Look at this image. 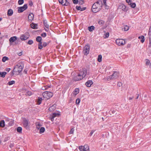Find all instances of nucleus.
Here are the masks:
<instances>
[{
	"label": "nucleus",
	"mask_w": 151,
	"mask_h": 151,
	"mask_svg": "<svg viewBox=\"0 0 151 151\" xmlns=\"http://www.w3.org/2000/svg\"><path fill=\"white\" fill-rule=\"evenodd\" d=\"M79 92V90L78 88H76L75 89V90L73 91V93L75 96L78 94Z\"/></svg>",
	"instance_id": "26"
},
{
	"label": "nucleus",
	"mask_w": 151,
	"mask_h": 151,
	"mask_svg": "<svg viewBox=\"0 0 151 151\" xmlns=\"http://www.w3.org/2000/svg\"><path fill=\"white\" fill-rule=\"evenodd\" d=\"M98 7V5L96 4H95V3L93 5L92 9H93L94 8H95L96 7Z\"/></svg>",
	"instance_id": "46"
},
{
	"label": "nucleus",
	"mask_w": 151,
	"mask_h": 151,
	"mask_svg": "<svg viewBox=\"0 0 151 151\" xmlns=\"http://www.w3.org/2000/svg\"><path fill=\"white\" fill-rule=\"evenodd\" d=\"M111 115L114 116L117 114L116 111V109H112L109 112Z\"/></svg>",
	"instance_id": "14"
},
{
	"label": "nucleus",
	"mask_w": 151,
	"mask_h": 151,
	"mask_svg": "<svg viewBox=\"0 0 151 151\" xmlns=\"http://www.w3.org/2000/svg\"><path fill=\"white\" fill-rule=\"evenodd\" d=\"M76 8L78 10H80L81 11L85 10L86 9V7L81 8V6H76Z\"/></svg>",
	"instance_id": "18"
},
{
	"label": "nucleus",
	"mask_w": 151,
	"mask_h": 151,
	"mask_svg": "<svg viewBox=\"0 0 151 151\" xmlns=\"http://www.w3.org/2000/svg\"><path fill=\"white\" fill-rule=\"evenodd\" d=\"M9 58L6 56L4 57L2 59V61L3 62H5L6 60H8Z\"/></svg>",
	"instance_id": "33"
},
{
	"label": "nucleus",
	"mask_w": 151,
	"mask_h": 151,
	"mask_svg": "<svg viewBox=\"0 0 151 151\" xmlns=\"http://www.w3.org/2000/svg\"><path fill=\"white\" fill-rule=\"evenodd\" d=\"M5 70L6 71L9 72L10 70V68H6Z\"/></svg>",
	"instance_id": "62"
},
{
	"label": "nucleus",
	"mask_w": 151,
	"mask_h": 151,
	"mask_svg": "<svg viewBox=\"0 0 151 151\" xmlns=\"http://www.w3.org/2000/svg\"><path fill=\"white\" fill-rule=\"evenodd\" d=\"M95 4H96L97 5H98V4H99V5H100L101 4V7H102V6L103 4H102V2L101 1H97V2H96Z\"/></svg>",
	"instance_id": "42"
},
{
	"label": "nucleus",
	"mask_w": 151,
	"mask_h": 151,
	"mask_svg": "<svg viewBox=\"0 0 151 151\" xmlns=\"http://www.w3.org/2000/svg\"><path fill=\"white\" fill-rule=\"evenodd\" d=\"M22 130V128L21 127H18L17 130V131L19 133H21Z\"/></svg>",
	"instance_id": "35"
},
{
	"label": "nucleus",
	"mask_w": 151,
	"mask_h": 151,
	"mask_svg": "<svg viewBox=\"0 0 151 151\" xmlns=\"http://www.w3.org/2000/svg\"><path fill=\"white\" fill-rule=\"evenodd\" d=\"M146 65H148L150 63V61L148 59L146 60Z\"/></svg>",
	"instance_id": "50"
},
{
	"label": "nucleus",
	"mask_w": 151,
	"mask_h": 151,
	"mask_svg": "<svg viewBox=\"0 0 151 151\" xmlns=\"http://www.w3.org/2000/svg\"><path fill=\"white\" fill-rule=\"evenodd\" d=\"M34 19V14L32 13H30L29 14L28 16V19L29 21H32Z\"/></svg>",
	"instance_id": "16"
},
{
	"label": "nucleus",
	"mask_w": 151,
	"mask_h": 151,
	"mask_svg": "<svg viewBox=\"0 0 151 151\" xmlns=\"http://www.w3.org/2000/svg\"><path fill=\"white\" fill-rule=\"evenodd\" d=\"M112 78L111 75L109 76L107 78V80L108 81H109L111 80H113Z\"/></svg>",
	"instance_id": "41"
},
{
	"label": "nucleus",
	"mask_w": 151,
	"mask_h": 151,
	"mask_svg": "<svg viewBox=\"0 0 151 151\" xmlns=\"http://www.w3.org/2000/svg\"><path fill=\"white\" fill-rule=\"evenodd\" d=\"M60 3L64 6H68L70 5L69 3L67 0H58Z\"/></svg>",
	"instance_id": "11"
},
{
	"label": "nucleus",
	"mask_w": 151,
	"mask_h": 151,
	"mask_svg": "<svg viewBox=\"0 0 151 151\" xmlns=\"http://www.w3.org/2000/svg\"><path fill=\"white\" fill-rule=\"evenodd\" d=\"M37 24L34 23H32L31 24V27L33 29H37Z\"/></svg>",
	"instance_id": "20"
},
{
	"label": "nucleus",
	"mask_w": 151,
	"mask_h": 151,
	"mask_svg": "<svg viewBox=\"0 0 151 151\" xmlns=\"http://www.w3.org/2000/svg\"><path fill=\"white\" fill-rule=\"evenodd\" d=\"M106 0H103L104 4H106Z\"/></svg>",
	"instance_id": "64"
},
{
	"label": "nucleus",
	"mask_w": 151,
	"mask_h": 151,
	"mask_svg": "<svg viewBox=\"0 0 151 151\" xmlns=\"http://www.w3.org/2000/svg\"><path fill=\"white\" fill-rule=\"evenodd\" d=\"M27 8V4H24L23 6L18 7V12L19 13H22Z\"/></svg>",
	"instance_id": "8"
},
{
	"label": "nucleus",
	"mask_w": 151,
	"mask_h": 151,
	"mask_svg": "<svg viewBox=\"0 0 151 151\" xmlns=\"http://www.w3.org/2000/svg\"><path fill=\"white\" fill-rule=\"evenodd\" d=\"M119 73L118 72L116 71H114L113 74L111 75L113 80L119 77Z\"/></svg>",
	"instance_id": "10"
},
{
	"label": "nucleus",
	"mask_w": 151,
	"mask_h": 151,
	"mask_svg": "<svg viewBox=\"0 0 151 151\" xmlns=\"http://www.w3.org/2000/svg\"><path fill=\"white\" fill-rule=\"evenodd\" d=\"M126 8V6L124 4H120L119 6L118 9H122L123 11H125Z\"/></svg>",
	"instance_id": "13"
},
{
	"label": "nucleus",
	"mask_w": 151,
	"mask_h": 151,
	"mask_svg": "<svg viewBox=\"0 0 151 151\" xmlns=\"http://www.w3.org/2000/svg\"><path fill=\"white\" fill-rule=\"evenodd\" d=\"M136 96H137V97L136 98V99H138V98L139 97V94H136Z\"/></svg>",
	"instance_id": "63"
},
{
	"label": "nucleus",
	"mask_w": 151,
	"mask_h": 151,
	"mask_svg": "<svg viewBox=\"0 0 151 151\" xmlns=\"http://www.w3.org/2000/svg\"><path fill=\"white\" fill-rule=\"evenodd\" d=\"M46 34L45 32L41 34V36L43 37H45L46 36Z\"/></svg>",
	"instance_id": "51"
},
{
	"label": "nucleus",
	"mask_w": 151,
	"mask_h": 151,
	"mask_svg": "<svg viewBox=\"0 0 151 151\" xmlns=\"http://www.w3.org/2000/svg\"><path fill=\"white\" fill-rule=\"evenodd\" d=\"M56 109L55 105H53L52 106L50 107L49 108V110L50 111H54Z\"/></svg>",
	"instance_id": "19"
},
{
	"label": "nucleus",
	"mask_w": 151,
	"mask_h": 151,
	"mask_svg": "<svg viewBox=\"0 0 151 151\" xmlns=\"http://www.w3.org/2000/svg\"><path fill=\"white\" fill-rule=\"evenodd\" d=\"M100 25H102L104 24V22L102 20H99L98 22Z\"/></svg>",
	"instance_id": "39"
},
{
	"label": "nucleus",
	"mask_w": 151,
	"mask_h": 151,
	"mask_svg": "<svg viewBox=\"0 0 151 151\" xmlns=\"http://www.w3.org/2000/svg\"><path fill=\"white\" fill-rule=\"evenodd\" d=\"M14 123V122L12 120L11 121L9 122L8 124L9 126H11Z\"/></svg>",
	"instance_id": "44"
},
{
	"label": "nucleus",
	"mask_w": 151,
	"mask_h": 151,
	"mask_svg": "<svg viewBox=\"0 0 151 151\" xmlns=\"http://www.w3.org/2000/svg\"><path fill=\"white\" fill-rule=\"evenodd\" d=\"M80 101V100L79 99H77L76 101V104H78Z\"/></svg>",
	"instance_id": "47"
},
{
	"label": "nucleus",
	"mask_w": 151,
	"mask_h": 151,
	"mask_svg": "<svg viewBox=\"0 0 151 151\" xmlns=\"http://www.w3.org/2000/svg\"><path fill=\"white\" fill-rule=\"evenodd\" d=\"M126 2L128 3L129 4V3H131V0H126Z\"/></svg>",
	"instance_id": "60"
},
{
	"label": "nucleus",
	"mask_w": 151,
	"mask_h": 151,
	"mask_svg": "<svg viewBox=\"0 0 151 151\" xmlns=\"http://www.w3.org/2000/svg\"><path fill=\"white\" fill-rule=\"evenodd\" d=\"M15 83V82L14 81H12L9 82L8 84L9 85H11L14 84Z\"/></svg>",
	"instance_id": "40"
},
{
	"label": "nucleus",
	"mask_w": 151,
	"mask_h": 151,
	"mask_svg": "<svg viewBox=\"0 0 151 151\" xmlns=\"http://www.w3.org/2000/svg\"><path fill=\"white\" fill-rule=\"evenodd\" d=\"M105 38H108L109 36V32H106L105 34Z\"/></svg>",
	"instance_id": "53"
},
{
	"label": "nucleus",
	"mask_w": 151,
	"mask_h": 151,
	"mask_svg": "<svg viewBox=\"0 0 151 151\" xmlns=\"http://www.w3.org/2000/svg\"><path fill=\"white\" fill-rule=\"evenodd\" d=\"M38 49L41 50L42 49L43 47V45H42V42H40V43H38Z\"/></svg>",
	"instance_id": "36"
},
{
	"label": "nucleus",
	"mask_w": 151,
	"mask_h": 151,
	"mask_svg": "<svg viewBox=\"0 0 151 151\" xmlns=\"http://www.w3.org/2000/svg\"><path fill=\"white\" fill-rule=\"evenodd\" d=\"M42 40V37L40 36H38L36 38V40L37 42H39V43L42 42L41 40Z\"/></svg>",
	"instance_id": "24"
},
{
	"label": "nucleus",
	"mask_w": 151,
	"mask_h": 151,
	"mask_svg": "<svg viewBox=\"0 0 151 151\" xmlns=\"http://www.w3.org/2000/svg\"><path fill=\"white\" fill-rule=\"evenodd\" d=\"M60 115L58 113H53L51 115L50 117V119L52 121H53L54 118L56 116H58Z\"/></svg>",
	"instance_id": "15"
},
{
	"label": "nucleus",
	"mask_w": 151,
	"mask_h": 151,
	"mask_svg": "<svg viewBox=\"0 0 151 151\" xmlns=\"http://www.w3.org/2000/svg\"><path fill=\"white\" fill-rule=\"evenodd\" d=\"M148 35H149V38H151V26L149 29L148 33Z\"/></svg>",
	"instance_id": "45"
},
{
	"label": "nucleus",
	"mask_w": 151,
	"mask_h": 151,
	"mask_svg": "<svg viewBox=\"0 0 151 151\" xmlns=\"http://www.w3.org/2000/svg\"><path fill=\"white\" fill-rule=\"evenodd\" d=\"M79 149L80 151H90L89 147L87 145H85L83 146H80Z\"/></svg>",
	"instance_id": "5"
},
{
	"label": "nucleus",
	"mask_w": 151,
	"mask_h": 151,
	"mask_svg": "<svg viewBox=\"0 0 151 151\" xmlns=\"http://www.w3.org/2000/svg\"><path fill=\"white\" fill-rule=\"evenodd\" d=\"M42 45L44 47H46L47 45V44L45 42H44L43 43Z\"/></svg>",
	"instance_id": "59"
},
{
	"label": "nucleus",
	"mask_w": 151,
	"mask_h": 151,
	"mask_svg": "<svg viewBox=\"0 0 151 151\" xmlns=\"http://www.w3.org/2000/svg\"><path fill=\"white\" fill-rule=\"evenodd\" d=\"M95 29V27L94 26H92L90 27H89L88 29L89 31H92Z\"/></svg>",
	"instance_id": "30"
},
{
	"label": "nucleus",
	"mask_w": 151,
	"mask_h": 151,
	"mask_svg": "<svg viewBox=\"0 0 151 151\" xmlns=\"http://www.w3.org/2000/svg\"><path fill=\"white\" fill-rule=\"evenodd\" d=\"M0 126L4 127L5 126V122L4 120H1L0 122Z\"/></svg>",
	"instance_id": "27"
},
{
	"label": "nucleus",
	"mask_w": 151,
	"mask_h": 151,
	"mask_svg": "<svg viewBox=\"0 0 151 151\" xmlns=\"http://www.w3.org/2000/svg\"><path fill=\"white\" fill-rule=\"evenodd\" d=\"M45 131V128L44 127H42L40 129V133L42 134Z\"/></svg>",
	"instance_id": "32"
},
{
	"label": "nucleus",
	"mask_w": 151,
	"mask_h": 151,
	"mask_svg": "<svg viewBox=\"0 0 151 151\" xmlns=\"http://www.w3.org/2000/svg\"><path fill=\"white\" fill-rule=\"evenodd\" d=\"M74 129L73 128L71 129L70 131L69 132L70 134H73L74 131Z\"/></svg>",
	"instance_id": "54"
},
{
	"label": "nucleus",
	"mask_w": 151,
	"mask_h": 151,
	"mask_svg": "<svg viewBox=\"0 0 151 151\" xmlns=\"http://www.w3.org/2000/svg\"><path fill=\"white\" fill-rule=\"evenodd\" d=\"M104 5L105 6V8L106 9H109V6H108L106 4H104Z\"/></svg>",
	"instance_id": "56"
},
{
	"label": "nucleus",
	"mask_w": 151,
	"mask_h": 151,
	"mask_svg": "<svg viewBox=\"0 0 151 151\" xmlns=\"http://www.w3.org/2000/svg\"><path fill=\"white\" fill-rule=\"evenodd\" d=\"M139 39L140 40L141 42L143 43L145 41L144 37L143 36H139L138 37Z\"/></svg>",
	"instance_id": "28"
},
{
	"label": "nucleus",
	"mask_w": 151,
	"mask_h": 151,
	"mask_svg": "<svg viewBox=\"0 0 151 151\" xmlns=\"http://www.w3.org/2000/svg\"><path fill=\"white\" fill-rule=\"evenodd\" d=\"M17 39V37L16 36H13L11 37L9 39L10 45H11L12 43L16 41Z\"/></svg>",
	"instance_id": "12"
},
{
	"label": "nucleus",
	"mask_w": 151,
	"mask_h": 151,
	"mask_svg": "<svg viewBox=\"0 0 151 151\" xmlns=\"http://www.w3.org/2000/svg\"><path fill=\"white\" fill-rule=\"evenodd\" d=\"M29 5L30 6H32L33 5V3L32 1H29Z\"/></svg>",
	"instance_id": "58"
},
{
	"label": "nucleus",
	"mask_w": 151,
	"mask_h": 151,
	"mask_svg": "<svg viewBox=\"0 0 151 151\" xmlns=\"http://www.w3.org/2000/svg\"><path fill=\"white\" fill-rule=\"evenodd\" d=\"M129 29V27L128 26L126 25L124 27L122 28L123 30H124V31H127Z\"/></svg>",
	"instance_id": "34"
},
{
	"label": "nucleus",
	"mask_w": 151,
	"mask_h": 151,
	"mask_svg": "<svg viewBox=\"0 0 151 151\" xmlns=\"http://www.w3.org/2000/svg\"><path fill=\"white\" fill-rule=\"evenodd\" d=\"M23 126L26 129L29 128V121L27 119L25 118H24L23 119Z\"/></svg>",
	"instance_id": "6"
},
{
	"label": "nucleus",
	"mask_w": 151,
	"mask_h": 151,
	"mask_svg": "<svg viewBox=\"0 0 151 151\" xmlns=\"http://www.w3.org/2000/svg\"><path fill=\"white\" fill-rule=\"evenodd\" d=\"M36 128L37 129H39L40 128V127L42 126L41 124L39 122H37L36 123Z\"/></svg>",
	"instance_id": "23"
},
{
	"label": "nucleus",
	"mask_w": 151,
	"mask_h": 151,
	"mask_svg": "<svg viewBox=\"0 0 151 151\" xmlns=\"http://www.w3.org/2000/svg\"><path fill=\"white\" fill-rule=\"evenodd\" d=\"M102 57L101 55H99L98 56V61L99 62H101L102 60Z\"/></svg>",
	"instance_id": "37"
},
{
	"label": "nucleus",
	"mask_w": 151,
	"mask_h": 151,
	"mask_svg": "<svg viewBox=\"0 0 151 151\" xmlns=\"http://www.w3.org/2000/svg\"><path fill=\"white\" fill-rule=\"evenodd\" d=\"M90 46L89 44L86 45L83 48V53L85 55H87L89 53Z\"/></svg>",
	"instance_id": "4"
},
{
	"label": "nucleus",
	"mask_w": 151,
	"mask_h": 151,
	"mask_svg": "<svg viewBox=\"0 0 151 151\" xmlns=\"http://www.w3.org/2000/svg\"><path fill=\"white\" fill-rule=\"evenodd\" d=\"M101 9V8H98V7L93 9H92V11L94 13L97 12L99 11Z\"/></svg>",
	"instance_id": "22"
},
{
	"label": "nucleus",
	"mask_w": 151,
	"mask_h": 151,
	"mask_svg": "<svg viewBox=\"0 0 151 151\" xmlns=\"http://www.w3.org/2000/svg\"><path fill=\"white\" fill-rule=\"evenodd\" d=\"M6 72H1L0 73V75L1 77L4 78L5 77V75L6 74Z\"/></svg>",
	"instance_id": "29"
},
{
	"label": "nucleus",
	"mask_w": 151,
	"mask_h": 151,
	"mask_svg": "<svg viewBox=\"0 0 151 151\" xmlns=\"http://www.w3.org/2000/svg\"><path fill=\"white\" fill-rule=\"evenodd\" d=\"M94 132H95V130H91L90 133V136H91Z\"/></svg>",
	"instance_id": "57"
},
{
	"label": "nucleus",
	"mask_w": 151,
	"mask_h": 151,
	"mask_svg": "<svg viewBox=\"0 0 151 151\" xmlns=\"http://www.w3.org/2000/svg\"><path fill=\"white\" fill-rule=\"evenodd\" d=\"M24 64L22 63H19L17 64L13 69L16 75L19 74L22 71L24 68Z\"/></svg>",
	"instance_id": "1"
},
{
	"label": "nucleus",
	"mask_w": 151,
	"mask_h": 151,
	"mask_svg": "<svg viewBox=\"0 0 151 151\" xmlns=\"http://www.w3.org/2000/svg\"><path fill=\"white\" fill-rule=\"evenodd\" d=\"M24 3L23 0H19L18 1V4L19 5H21L23 4Z\"/></svg>",
	"instance_id": "48"
},
{
	"label": "nucleus",
	"mask_w": 151,
	"mask_h": 151,
	"mask_svg": "<svg viewBox=\"0 0 151 151\" xmlns=\"http://www.w3.org/2000/svg\"><path fill=\"white\" fill-rule=\"evenodd\" d=\"M73 3L74 4H76L78 3V0H72Z\"/></svg>",
	"instance_id": "52"
},
{
	"label": "nucleus",
	"mask_w": 151,
	"mask_h": 151,
	"mask_svg": "<svg viewBox=\"0 0 151 151\" xmlns=\"http://www.w3.org/2000/svg\"><path fill=\"white\" fill-rule=\"evenodd\" d=\"M29 35L28 33H26V35H22L20 37V39L22 40H25L29 38Z\"/></svg>",
	"instance_id": "9"
},
{
	"label": "nucleus",
	"mask_w": 151,
	"mask_h": 151,
	"mask_svg": "<svg viewBox=\"0 0 151 151\" xmlns=\"http://www.w3.org/2000/svg\"><path fill=\"white\" fill-rule=\"evenodd\" d=\"M93 83L92 81L91 80L88 81L86 83V86L88 87H90Z\"/></svg>",
	"instance_id": "17"
},
{
	"label": "nucleus",
	"mask_w": 151,
	"mask_h": 151,
	"mask_svg": "<svg viewBox=\"0 0 151 151\" xmlns=\"http://www.w3.org/2000/svg\"><path fill=\"white\" fill-rule=\"evenodd\" d=\"M14 143H11L10 144V145H9V147L11 148H12L14 147Z\"/></svg>",
	"instance_id": "55"
},
{
	"label": "nucleus",
	"mask_w": 151,
	"mask_h": 151,
	"mask_svg": "<svg viewBox=\"0 0 151 151\" xmlns=\"http://www.w3.org/2000/svg\"><path fill=\"white\" fill-rule=\"evenodd\" d=\"M86 73L87 70L86 69H83L80 72L77 76L74 77V80L78 81L81 80L86 76Z\"/></svg>",
	"instance_id": "2"
},
{
	"label": "nucleus",
	"mask_w": 151,
	"mask_h": 151,
	"mask_svg": "<svg viewBox=\"0 0 151 151\" xmlns=\"http://www.w3.org/2000/svg\"><path fill=\"white\" fill-rule=\"evenodd\" d=\"M13 11L12 9H9L7 12V15L9 16H12L13 14Z\"/></svg>",
	"instance_id": "21"
},
{
	"label": "nucleus",
	"mask_w": 151,
	"mask_h": 151,
	"mask_svg": "<svg viewBox=\"0 0 151 151\" xmlns=\"http://www.w3.org/2000/svg\"><path fill=\"white\" fill-rule=\"evenodd\" d=\"M33 43V41L32 40H30L28 41L27 43L29 45H31Z\"/></svg>",
	"instance_id": "43"
},
{
	"label": "nucleus",
	"mask_w": 151,
	"mask_h": 151,
	"mask_svg": "<svg viewBox=\"0 0 151 151\" xmlns=\"http://www.w3.org/2000/svg\"><path fill=\"white\" fill-rule=\"evenodd\" d=\"M78 2L79 3V4L81 5L84 3V1H83L82 0H80L79 1H78Z\"/></svg>",
	"instance_id": "49"
},
{
	"label": "nucleus",
	"mask_w": 151,
	"mask_h": 151,
	"mask_svg": "<svg viewBox=\"0 0 151 151\" xmlns=\"http://www.w3.org/2000/svg\"><path fill=\"white\" fill-rule=\"evenodd\" d=\"M129 4L130 5V6L132 8H134L136 6V5L134 3H131Z\"/></svg>",
	"instance_id": "31"
},
{
	"label": "nucleus",
	"mask_w": 151,
	"mask_h": 151,
	"mask_svg": "<svg viewBox=\"0 0 151 151\" xmlns=\"http://www.w3.org/2000/svg\"><path fill=\"white\" fill-rule=\"evenodd\" d=\"M42 95L44 98L48 99L52 96L53 93L51 92L45 91L43 93Z\"/></svg>",
	"instance_id": "3"
},
{
	"label": "nucleus",
	"mask_w": 151,
	"mask_h": 151,
	"mask_svg": "<svg viewBox=\"0 0 151 151\" xmlns=\"http://www.w3.org/2000/svg\"><path fill=\"white\" fill-rule=\"evenodd\" d=\"M43 23L47 29H49V25L47 24V22L46 20H44L43 21Z\"/></svg>",
	"instance_id": "25"
},
{
	"label": "nucleus",
	"mask_w": 151,
	"mask_h": 151,
	"mask_svg": "<svg viewBox=\"0 0 151 151\" xmlns=\"http://www.w3.org/2000/svg\"><path fill=\"white\" fill-rule=\"evenodd\" d=\"M42 100V98H39L37 100V103L38 104L40 105L41 103Z\"/></svg>",
	"instance_id": "38"
},
{
	"label": "nucleus",
	"mask_w": 151,
	"mask_h": 151,
	"mask_svg": "<svg viewBox=\"0 0 151 151\" xmlns=\"http://www.w3.org/2000/svg\"><path fill=\"white\" fill-rule=\"evenodd\" d=\"M116 43L119 46L123 45L125 44V41L122 39H117L116 41Z\"/></svg>",
	"instance_id": "7"
},
{
	"label": "nucleus",
	"mask_w": 151,
	"mask_h": 151,
	"mask_svg": "<svg viewBox=\"0 0 151 151\" xmlns=\"http://www.w3.org/2000/svg\"><path fill=\"white\" fill-rule=\"evenodd\" d=\"M50 86H45L44 87V88H45V90L47 89H48V88H50Z\"/></svg>",
	"instance_id": "61"
}]
</instances>
